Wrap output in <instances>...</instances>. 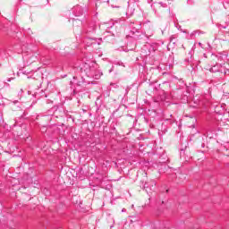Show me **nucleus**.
<instances>
[{"label": "nucleus", "instance_id": "nucleus-1", "mask_svg": "<svg viewBox=\"0 0 229 229\" xmlns=\"http://www.w3.org/2000/svg\"><path fill=\"white\" fill-rule=\"evenodd\" d=\"M96 67L91 66L89 64H84L81 68V72H84L88 78H94L95 80H99L101 78V73L94 74V69Z\"/></svg>", "mask_w": 229, "mask_h": 229}, {"label": "nucleus", "instance_id": "nucleus-2", "mask_svg": "<svg viewBox=\"0 0 229 229\" xmlns=\"http://www.w3.org/2000/svg\"><path fill=\"white\" fill-rule=\"evenodd\" d=\"M73 13L76 17H80V15H83V9L81 6L77 5L73 8Z\"/></svg>", "mask_w": 229, "mask_h": 229}, {"label": "nucleus", "instance_id": "nucleus-3", "mask_svg": "<svg viewBox=\"0 0 229 229\" xmlns=\"http://www.w3.org/2000/svg\"><path fill=\"white\" fill-rule=\"evenodd\" d=\"M150 183V184H149ZM155 185H157V183L155 182V181H150V182H145L143 185H142V189H149L150 190H153L155 189Z\"/></svg>", "mask_w": 229, "mask_h": 229}, {"label": "nucleus", "instance_id": "nucleus-4", "mask_svg": "<svg viewBox=\"0 0 229 229\" xmlns=\"http://www.w3.org/2000/svg\"><path fill=\"white\" fill-rule=\"evenodd\" d=\"M131 28H133V30H135V31H139V30H140V28H142V22L139 21V22H131Z\"/></svg>", "mask_w": 229, "mask_h": 229}, {"label": "nucleus", "instance_id": "nucleus-5", "mask_svg": "<svg viewBox=\"0 0 229 229\" xmlns=\"http://www.w3.org/2000/svg\"><path fill=\"white\" fill-rule=\"evenodd\" d=\"M97 28H98V25H96L94 22H92V23H90V24L89 25V30H88V31H89V33H92V32L96 31Z\"/></svg>", "mask_w": 229, "mask_h": 229}, {"label": "nucleus", "instance_id": "nucleus-6", "mask_svg": "<svg viewBox=\"0 0 229 229\" xmlns=\"http://www.w3.org/2000/svg\"><path fill=\"white\" fill-rule=\"evenodd\" d=\"M72 21L73 26H81V24H83V22L79 19H72Z\"/></svg>", "mask_w": 229, "mask_h": 229}, {"label": "nucleus", "instance_id": "nucleus-7", "mask_svg": "<svg viewBox=\"0 0 229 229\" xmlns=\"http://www.w3.org/2000/svg\"><path fill=\"white\" fill-rule=\"evenodd\" d=\"M158 4H159V8L160 7L161 8H167V6H168L167 2H159Z\"/></svg>", "mask_w": 229, "mask_h": 229}, {"label": "nucleus", "instance_id": "nucleus-8", "mask_svg": "<svg viewBox=\"0 0 229 229\" xmlns=\"http://www.w3.org/2000/svg\"><path fill=\"white\" fill-rule=\"evenodd\" d=\"M217 71H219V66L218 65H215L210 69L211 72H217Z\"/></svg>", "mask_w": 229, "mask_h": 229}, {"label": "nucleus", "instance_id": "nucleus-9", "mask_svg": "<svg viewBox=\"0 0 229 229\" xmlns=\"http://www.w3.org/2000/svg\"><path fill=\"white\" fill-rule=\"evenodd\" d=\"M94 74H100V78L103 76V72L99 71V70H96V68H94Z\"/></svg>", "mask_w": 229, "mask_h": 229}, {"label": "nucleus", "instance_id": "nucleus-10", "mask_svg": "<svg viewBox=\"0 0 229 229\" xmlns=\"http://www.w3.org/2000/svg\"><path fill=\"white\" fill-rule=\"evenodd\" d=\"M151 8H153V11L155 12L156 15H160V13H158V11H157V9L155 8V4H152Z\"/></svg>", "mask_w": 229, "mask_h": 229}, {"label": "nucleus", "instance_id": "nucleus-11", "mask_svg": "<svg viewBox=\"0 0 229 229\" xmlns=\"http://www.w3.org/2000/svg\"><path fill=\"white\" fill-rule=\"evenodd\" d=\"M165 3H166V4H171L173 3V0H164Z\"/></svg>", "mask_w": 229, "mask_h": 229}, {"label": "nucleus", "instance_id": "nucleus-12", "mask_svg": "<svg viewBox=\"0 0 229 229\" xmlns=\"http://www.w3.org/2000/svg\"><path fill=\"white\" fill-rule=\"evenodd\" d=\"M148 24H149V21H147L146 22H143V26H147Z\"/></svg>", "mask_w": 229, "mask_h": 229}, {"label": "nucleus", "instance_id": "nucleus-13", "mask_svg": "<svg viewBox=\"0 0 229 229\" xmlns=\"http://www.w3.org/2000/svg\"><path fill=\"white\" fill-rule=\"evenodd\" d=\"M122 212H126V209H125V208H123V209H122Z\"/></svg>", "mask_w": 229, "mask_h": 229}, {"label": "nucleus", "instance_id": "nucleus-14", "mask_svg": "<svg viewBox=\"0 0 229 229\" xmlns=\"http://www.w3.org/2000/svg\"><path fill=\"white\" fill-rule=\"evenodd\" d=\"M185 62H189V59H185Z\"/></svg>", "mask_w": 229, "mask_h": 229}, {"label": "nucleus", "instance_id": "nucleus-15", "mask_svg": "<svg viewBox=\"0 0 229 229\" xmlns=\"http://www.w3.org/2000/svg\"><path fill=\"white\" fill-rule=\"evenodd\" d=\"M183 33H187V30H184Z\"/></svg>", "mask_w": 229, "mask_h": 229}, {"label": "nucleus", "instance_id": "nucleus-16", "mask_svg": "<svg viewBox=\"0 0 229 229\" xmlns=\"http://www.w3.org/2000/svg\"><path fill=\"white\" fill-rule=\"evenodd\" d=\"M112 26H114V23H112V25L110 27L112 28Z\"/></svg>", "mask_w": 229, "mask_h": 229}, {"label": "nucleus", "instance_id": "nucleus-17", "mask_svg": "<svg viewBox=\"0 0 229 229\" xmlns=\"http://www.w3.org/2000/svg\"><path fill=\"white\" fill-rule=\"evenodd\" d=\"M199 46H201V43H199Z\"/></svg>", "mask_w": 229, "mask_h": 229}, {"label": "nucleus", "instance_id": "nucleus-18", "mask_svg": "<svg viewBox=\"0 0 229 229\" xmlns=\"http://www.w3.org/2000/svg\"><path fill=\"white\" fill-rule=\"evenodd\" d=\"M109 72H112V69L109 71Z\"/></svg>", "mask_w": 229, "mask_h": 229}, {"label": "nucleus", "instance_id": "nucleus-19", "mask_svg": "<svg viewBox=\"0 0 229 229\" xmlns=\"http://www.w3.org/2000/svg\"><path fill=\"white\" fill-rule=\"evenodd\" d=\"M14 103H17V101H14Z\"/></svg>", "mask_w": 229, "mask_h": 229}]
</instances>
